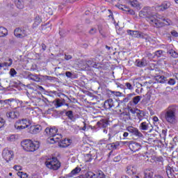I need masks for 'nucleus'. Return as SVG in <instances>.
Listing matches in <instances>:
<instances>
[{
	"label": "nucleus",
	"mask_w": 178,
	"mask_h": 178,
	"mask_svg": "<svg viewBox=\"0 0 178 178\" xmlns=\"http://www.w3.org/2000/svg\"><path fill=\"white\" fill-rule=\"evenodd\" d=\"M140 17H146L147 22L154 27H163V26H170L172 21L165 19L159 15H153L151 7H145L139 12Z\"/></svg>",
	"instance_id": "1"
},
{
	"label": "nucleus",
	"mask_w": 178,
	"mask_h": 178,
	"mask_svg": "<svg viewBox=\"0 0 178 178\" xmlns=\"http://www.w3.org/2000/svg\"><path fill=\"white\" fill-rule=\"evenodd\" d=\"M21 145L23 149H24V151H26V152H34L37 151L38 148H40V142H33V140L30 139H26L21 143Z\"/></svg>",
	"instance_id": "2"
},
{
	"label": "nucleus",
	"mask_w": 178,
	"mask_h": 178,
	"mask_svg": "<svg viewBox=\"0 0 178 178\" xmlns=\"http://www.w3.org/2000/svg\"><path fill=\"white\" fill-rule=\"evenodd\" d=\"M164 119L167 123L173 124L176 122V107L175 106H169L164 113Z\"/></svg>",
	"instance_id": "3"
},
{
	"label": "nucleus",
	"mask_w": 178,
	"mask_h": 178,
	"mask_svg": "<svg viewBox=\"0 0 178 178\" xmlns=\"http://www.w3.org/2000/svg\"><path fill=\"white\" fill-rule=\"evenodd\" d=\"M47 168L52 170H58L60 168V162L58 161L56 157H52L51 159H47L45 162Z\"/></svg>",
	"instance_id": "4"
},
{
	"label": "nucleus",
	"mask_w": 178,
	"mask_h": 178,
	"mask_svg": "<svg viewBox=\"0 0 178 178\" xmlns=\"http://www.w3.org/2000/svg\"><path fill=\"white\" fill-rule=\"evenodd\" d=\"M2 158L6 162L9 163L11 161H13V158H15V152L13 150L9 149V148L6 147L2 152Z\"/></svg>",
	"instance_id": "5"
},
{
	"label": "nucleus",
	"mask_w": 178,
	"mask_h": 178,
	"mask_svg": "<svg viewBox=\"0 0 178 178\" xmlns=\"http://www.w3.org/2000/svg\"><path fill=\"white\" fill-rule=\"evenodd\" d=\"M126 130L127 131H128V133L131 134V136H134V137H137V138H144V135H143V133H141V131H140L138 129L134 127H132V126L127 127Z\"/></svg>",
	"instance_id": "6"
},
{
	"label": "nucleus",
	"mask_w": 178,
	"mask_h": 178,
	"mask_svg": "<svg viewBox=\"0 0 178 178\" xmlns=\"http://www.w3.org/2000/svg\"><path fill=\"white\" fill-rule=\"evenodd\" d=\"M47 136H48V137H57L58 136V129H56V127H54L51 128L47 127L44 130Z\"/></svg>",
	"instance_id": "7"
},
{
	"label": "nucleus",
	"mask_w": 178,
	"mask_h": 178,
	"mask_svg": "<svg viewBox=\"0 0 178 178\" xmlns=\"http://www.w3.org/2000/svg\"><path fill=\"white\" fill-rule=\"evenodd\" d=\"M14 35L17 37V38H24V37H27L29 33L24 30H22V29L17 28L14 31Z\"/></svg>",
	"instance_id": "8"
},
{
	"label": "nucleus",
	"mask_w": 178,
	"mask_h": 178,
	"mask_svg": "<svg viewBox=\"0 0 178 178\" xmlns=\"http://www.w3.org/2000/svg\"><path fill=\"white\" fill-rule=\"evenodd\" d=\"M83 66H85L86 67H99V63L95 62V59L92 58L90 60H88L87 61H82Z\"/></svg>",
	"instance_id": "9"
},
{
	"label": "nucleus",
	"mask_w": 178,
	"mask_h": 178,
	"mask_svg": "<svg viewBox=\"0 0 178 178\" xmlns=\"http://www.w3.org/2000/svg\"><path fill=\"white\" fill-rule=\"evenodd\" d=\"M129 148L132 152H137V151H140L141 149V145L135 142H130L129 144Z\"/></svg>",
	"instance_id": "10"
},
{
	"label": "nucleus",
	"mask_w": 178,
	"mask_h": 178,
	"mask_svg": "<svg viewBox=\"0 0 178 178\" xmlns=\"http://www.w3.org/2000/svg\"><path fill=\"white\" fill-rule=\"evenodd\" d=\"M70 144H72V140L65 138L58 143V147L60 148H67Z\"/></svg>",
	"instance_id": "11"
},
{
	"label": "nucleus",
	"mask_w": 178,
	"mask_h": 178,
	"mask_svg": "<svg viewBox=\"0 0 178 178\" xmlns=\"http://www.w3.org/2000/svg\"><path fill=\"white\" fill-rule=\"evenodd\" d=\"M151 127H152V126L148 121L143 122L139 125V129L142 131H147V130H149V129H151Z\"/></svg>",
	"instance_id": "12"
},
{
	"label": "nucleus",
	"mask_w": 178,
	"mask_h": 178,
	"mask_svg": "<svg viewBox=\"0 0 178 178\" xmlns=\"http://www.w3.org/2000/svg\"><path fill=\"white\" fill-rule=\"evenodd\" d=\"M6 117L9 120H13V119H17L19 118V112L10 111L6 113Z\"/></svg>",
	"instance_id": "13"
},
{
	"label": "nucleus",
	"mask_w": 178,
	"mask_h": 178,
	"mask_svg": "<svg viewBox=\"0 0 178 178\" xmlns=\"http://www.w3.org/2000/svg\"><path fill=\"white\" fill-rule=\"evenodd\" d=\"M104 107L106 109H111V108H115V103L112 99H108L104 102Z\"/></svg>",
	"instance_id": "14"
},
{
	"label": "nucleus",
	"mask_w": 178,
	"mask_h": 178,
	"mask_svg": "<svg viewBox=\"0 0 178 178\" xmlns=\"http://www.w3.org/2000/svg\"><path fill=\"white\" fill-rule=\"evenodd\" d=\"M76 178H97V176L95 175V173L91 171H88L85 175H79Z\"/></svg>",
	"instance_id": "15"
},
{
	"label": "nucleus",
	"mask_w": 178,
	"mask_h": 178,
	"mask_svg": "<svg viewBox=\"0 0 178 178\" xmlns=\"http://www.w3.org/2000/svg\"><path fill=\"white\" fill-rule=\"evenodd\" d=\"M41 131V126L40 125H33L30 127V133L31 134H37V133H40Z\"/></svg>",
	"instance_id": "16"
},
{
	"label": "nucleus",
	"mask_w": 178,
	"mask_h": 178,
	"mask_svg": "<svg viewBox=\"0 0 178 178\" xmlns=\"http://www.w3.org/2000/svg\"><path fill=\"white\" fill-rule=\"evenodd\" d=\"M81 172V168L80 167H76L74 170H72L70 173L67 175V177H73V176H76V175H79Z\"/></svg>",
	"instance_id": "17"
},
{
	"label": "nucleus",
	"mask_w": 178,
	"mask_h": 178,
	"mask_svg": "<svg viewBox=\"0 0 178 178\" xmlns=\"http://www.w3.org/2000/svg\"><path fill=\"white\" fill-rule=\"evenodd\" d=\"M129 1L130 5L133 8H136V9H137L138 10H140V9H141V4H140V3H138L137 0H129Z\"/></svg>",
	"instance_id": "18"
},
{
	"label": "nucleus",
	"mask_w": 178,
	"mask_h": 178,
	"mask_svg": "<svg viewBox=\"0 0 178 178\" xmlns=\"http://www.w3.org/2000/svg\"><path fill=\"white\" fill-rule=\"evenodd\" d=\"M166 174L168 178H175V170L170 166L166 168Z\"/></svg>",
	"instance_id": "19"
},
{
	"label": "nucleus",
	"mask_w": 178,
	"mask_h": 178,
	"mask_svg": "<svg viewBox=\"0 0 178 178\" xmlns=\"http://www.w3.org/2000/svg\"><path fill=\"white\" fill-rule=\"evenodd\" d=\"M149 70H150L151 74H152L153 77H156V76H159L160 73H162V71L159 70V67L155 68H148Z\"/></svg>",
	"instance_id": "20"
},
{
	"label": "nucleus",
	"mask_w": 178,
	"mask_h": 178,
	"mask_svg": "<svg viewBox=\"0 0 178 178\" xmlns=\"http://www.w3.org/2000/svg\"><path fill=\"white\" fill-rule=\"evenodd\" d=\"M127 33L129 35H131L132 37H135V38H138L141 37V33L138 31H131V30H128Z\"/></svg>",
	"instance_id": "21"
},
{
	"label": "nucleus",
	"mask_w": 178,
	"mask_h": 178,
	"mask_svg": "<svg viewBox=\"0 0 178 178\" xmlns=\"http://www.w3.org/2000/svg\"><path fill=\"white\" fill-rule=\"evenodd\" d=\"M120 145L119 142H115L110 144H107L108 149H118V147Z\"/></svg>",
	"instance_id": "22"
},
{
	"label": "nucleus",
	"mask_w": 178,
	"mask_h": 178,
	"mask_svg": "<svg viewBox=\"0 0 178 178\" xmlns=\"http://www.w3.org/2000/svg\"><path fill=\"white\" fill-rule=\"evenodd\" d=\"M17 124H21L22 126H26V128L30 126V120L27 119L19 120V122H17Z\"/></svg>",
	"instance_id": "23"
},
{
	"label": "nucleus",
	"mask_w": 178,
	"mask_h": 178,
	"mask_svg": "<svg viewBox=\"0 0 178 178\" xmlns=\"http://www.w3.org/2000/svg\"><path fill=\"white\" fill-rule=\"evenodd\" d=\"M58 136L56 137H50V138H49L48 142L50 144H55V143H58V140H59V138H62V134H57Z\"/></svg>",
	"instance_id": "24"
},
{
	"label": "nucleus",
	"mask_w": 178,
	"mask_h": 178,
	"mask_svg": "<svg viewBox=\"0 0 178 178\" xmlns=\"http://www.w3.org/2000/svg\"><path fill=\"white\" fill-rule=\"evenodd\" d=\"M136 116L138 119H139L140 122L144 119V116H145V113L143 111L136 109Z\"/></svg>",
	"instance_id": "25"
},
{
	"label": "nucleus",
	"mask_w": 178,
	"mask_h": 178,
	"mask_svg": "<svg viewBox=\"0 0 178 178\" xmlns=\"http://www.w3.org/2000/svg\"><path fill=\"white\" fill-rule=\"evenodd\" d=\"M120 140H126L129 137V132L124 131H120L118 132Z\"/></svg>",
	"instance_id": "26"
},
{
	"label": "nucleus",
	"mask_w": 178,
	"mask_h": 178,
	"mask_svg": "<svg viewBox=\"0 0 178 178\" xmlns=\"http://www.w3.org/2000/svg\"><path fill=\"white\" fill-rule=\"evenodd\" d=\"M12 63H13V59H8V60L0 63V67H9V66H12Z\"/></svg>",
	"instance_id": "27"
},
{
	"label": "nucleus",
	"mask_w": 178,
	"mask_h": 178,
	"mask_svg": "<svg viewBox=\"0 0 178 178\" xmlns=\"http://www.w3.org/2000/svg\"><path fill=\"white\" fill-rule=\"evenodd\" d=\"M170 2L165 1L163 2L161 6H159L161 10H166V9H169L170 8Z\"/></svg>",
	"instance_id": "28"
},
{
	"label": "nucleus",
	"mask_w": 178,
	"mask_h": 178,
	"mask_svg": "<svg viewBox=\"0 0 178 178\" xmlns=\"http://www.w3.org/2000/svg\"><path fill=\"white\" fill-rule=\"evenodd\" d=\"M127 173L128 175H136V168H134L133 166L131 165H129L127 168Z\"/></svg>",
	"instance_id": "29"
},
{
	"label": "nucleus",
	"mask_w": 178,
	"mask_h": 178,
	"mask_svg": "<svg viewBox=\"0 0 178 178\" xmlns=\"http://www.w3.org/2000/svg\"><path fill=\"white\" fill-rule=\"evenodd\" d=\"M5 35H8V29L3 26H0V38L5 37Z\"/></svg>",
	"instance_id": "30"
},
{
	"label": "nucleus",
	"mask_w": 178,
	"mask_h": 178,
	"mask_svg": "<svg viewBox=\"0 0 178 178\" xmlns=\"http://www.w3.org/2000/svg\"><path fill=\"white\" fill-rule=\"evenodd\" d=\"M42 22V19L40 17H36L35 18V21H34V23L33 24V28H35V27H38V26H40V23Z\"/></svg>",
	"instance_id": "31"
},
{
	"label": "nucleus",
	"mask_w": 178,
	"mask_h": 178,
	"mask_svg": "<svg viewBox=\"0 0 178 178\" xmlns=\"http://www.w3.org/2000/svg\"><path fill=\"white\" fill-rule=\"evenodd\" d=\"M165 76H156L155 80L157 81V83H160L161 84H163L165 83Z\"/></svg>",
	"instance_id": "32"
},
{
	"label": "nucleus",
	"mask_w": 178,
	"mask_h": 178,
	"mask_svg": "<svg viewBox=\"0 0 178 178\" xmlns=\"http://www.w3.org/2000/svg\"><path fill=\"white\" fill-rule=\"evenodd\" d=\"M65 115L67 116L70 120H73L74 119V115H73L72 111H68L65 113Z\"/></svg>",
	"instance_id": "33"
},
{
	"label": "nucleus",
	"mask_w": 178,
	"mask_h": 178,
	"mask_svg": "<svg viewBox=\"0 0 178 178\" xmlns=\"http://www.w3.org/2000/svg\"><path fill=\"white\" fill-rule=\"evenodd\" d=\"M136 65L138 66V67H145V66H147V62H145L144 60H143V61L136 60Z\"/></svg>",
	"instance_id": "34"
},
{
	"label": "nucleus",
	"mask_w": 178,
	"mask_h": 178,
	"mask_svg": "<svg viewBox=\"0 0 178 178\" xmlns=\"http://www.w3.org/2000/svg\"><path fill=\"white\" fill-rule=\"evenodd\" d=\"M96 178H106V177L105 176V174H104V172L102 171H98L96 174H95Z\"/></svg>",
	"instance_id": "35"
},
{
	"label": "nucleus",
	"mask_w": 178,
	"mask_h": 178,
	"mask_svg": "<svg viewBox=\"0 0 178 178\" xmlns=\"http://www.w3.org/2000/svg\"><path fill=\"white\" fill-rule=\"evenodd\" d=\"M140 101H141V96H136L133 98V103L134 105H137Z\"/></svg>",
	"instance_id": "36"
},
{
	"label": "nucleus",
	"mask_w": 178,
	"mask_h": 178,
	"mask_svg": "<svg viewBox=\"0 0 178 178\" xmlns=\"http://www.w3.org/2000/svg\"><path fill=\"white\" fill-rule=\"evenodd\" d=\"M15 129H16V130H18L19 131H20L21 130H24V129H27V125L24 126L22 124L21 125L15 124Z\"/></svg>",
	"instance_id": "37"
},
{
	"label": "nucleus",
	"mask_w": 178,
	"mask_h": 178,
	"mask_svg": "<svg viewBox=\"0 0 178 178\" xmlns=\"http://www.w3.org/2000/svg\"><path fill=\"white\" fill-rule=\"evenodd\" d=\"M97 124H99V127H108V122H104V121H100L97 122Z\"/></svg>",
	"instance_id": "38"
},
{
	"label": "nucleus",
	"mask_w": 178,
	"mask_h": 178,
	"mask_svg": "<svg viewBox=\"0 0 178 178\" xmlns=\"http://www.w3.org/2000/svg\"><path fill=\"white\" fill-rule=\"evenodd\" d=\"M9 74L11 76V77H15L16 74H17V72H16V70L14 68H11L9 72Z\"/></svg>",
	"instance_id": "39"
},
{
	"label": "nucleus",
	"mask_w": 178,
	"mask_h": 178,
	"mask_svg": "<svg viewBox=\"0 0 178 178\" xmlns=\"http://www.w3.org/2000/svg\"><path fill=\"white\" fill-rule=\"evenodd\" d=\"M86 162H91L92 161V155L90 154H86L85 156Z\"/></svg>",
	"instance_id": "40"
},
{
	"label": "nucleus",
	"mask_w": 178,
	"mask_h": 178,
	"mask_svg": "<svg viewBox=\"0 0 178 178\" xmlns=\"http://www.w3.org/2000/svg\"><path fill=\"white\" fill-rule=\"evenodd\" d=\"M33 77V80H34V81H37L38 83L42 82V79L40 78L38 75H34Z\"/></svg>",
	"instance_id": "41"
},
{
	"label": "nucleus",
	"mask_w": 178,
	"mask_h": 178,
	"mask_svg": "<svg viewBox=\"0 0 178 178\" xmlns=\"http://www.w3.org/2000/svg\"><path fill=\"white\" fill-rule=\"evenodd\" d=\"M63 105V103L60 101V99H57L56 101V107L60 108Z\"/></svg>",
	"instance_id": "42"
},
{
	"label": "nucleus",
	"mask_w": 178,
	"mask_h": 178,
	"mask_svg": "<svg viewBox=\"0 0 178 178\" xmlns=\"http://www.w3.org/2000/svg\"><path fill=\"white\" fill-rule=\"evenodd\" d=\"M143 97L145 101H149V99H151V92H147Z\"/></svg>",
	"instance_id": "43"
},
{
	"label": "nucleus",
	"mask_w": 178,
	"mask_h": 178,
	"mask_svg": "<svg viewBox=\"0 0 178 178\" xmlns=\"http://www.w3.org/2000/svg\"><path fill=\"white\" fill-rule=\"evenodd\" d=\"M5 123H6V121L5 119L0 118V129H2V127H4Z\"/></svg>",
	"instance_id": "44"
},
{
	"label": "nucleus",
	"mask_w": 178,
	"mask_h": 178,
	"mask_svg": "<svg viewBox=\"0 0 178 178\" xmlns=\"http://www.w3.org/2000/svg\"><path fill=\"white\" fill-rule=\"evenodd\" d=\"M123 115L124 116H125V118H124V120H130V119H131V117L130 116V113H124Z\"/></svg>",
	"instance_id": "45"
},
{
	"label": "nucleus",
	"mask_w": 178,
	"mask_h": 178,
	"mask_svg": "<svg viewBox=\"0 0 178 178\" xmlns=\"http://www.w3.org/2000/svg\"><path fill=\"white\" fill-rule=\"evenodd\" d=\"M37 88L40 91L38 94H41V92L45 94V89L42 86H38Z\"/></svg>",
	"instance_id": "46"
},
{
	"label": "nucleus",
	"mask_w": 178,
	"mask_h": 178,
	"mask_svg": "<svg viewBox=\"0 0 178 178\" xmlns=\"http://www.w3.org/2000/svg\"><path fill=\"white\" fill-rule=\"evenodd\" d=\"M162 54H163V51L162 50H159L154 53V55L157 56V58H159L161 57V55H162Z\"/></svg>",
	"instance_id": "47"
},
{
	"label": "nucleus",
	"mask_w": 178,
	"mask_h": 178,
	"mask_svg": "<svg viewBox=\"0 0 178 178\" xmlns=\"http://www.w3.org/2000/svg\"><path fill=\"white\" fill-rule=\"evenodd\" d=\"M125 86L128 90H133V86L131 85V83L127 82L125 83Z\"/></svg>",
	"instance_id": "48"
},
{
	"label": "nucleus",
	"mask_w": 178,
	"mask_h": 178,
	"mask_svg": "<svg viewBox=\"0 0 178 178\" xmlns=\"http://www.w3.org/2000/svg\"><path fill=\"white\" fill-rule=\"evenodd\" d=\"M17 7L18 8V9H23L24 6H23V4L22 3V2L18 1V2L17 3Z\"/></svg>",
	"instance_id": "49"
},
{
	"label": "nucleus",
	"mask_w": 178,
	"mask_h": 178,
	"mask_svg": "<svg viewBox=\"0 0 178 178\" xmlns=\"http://www.w3.org/2000/svg\"><path fill=\"white\" fill-rule=\"evenodd\" d=\"M66 77H68L69 79H72V76H73V74L70 72H65Z\"/></svg>",
	"instance_id": "50"
},
{
	"label": "nucleus",
	"mask_w": 178,
	"mask_h": 178,
	"mask_svg": "<svg viewBox=\"0 0 178 178\" xmlns=\"http://www.w3.org/2000/svg\"><path fill=\"white\" fill-rule=\"evenodd\" d=\"M90 34H95V33H97V29L95 28H92L90 31H89Z\"/></svg>",
	"instance_id": "51"
},
{
	"label": "nucleus",
	"mask_w": 178,
	"mask_h": 178,
	"mask_svg": "<svg viewBox=\"0 0 178 178\" xmlns=\"http://www.w3.org/2000/svg\"><path fill=\"white\" fill-rule=\"evenodd\" d=\"M168 83L170 84V86H175V84H176V81H175V79H171L168 81Z\"/></svg>",
	"instance_id": "52"
},
{
	"label": "nucleus",
	"mask_w": 178,
	"mask_h": 178,
	"mask_svg": "<svg viewBox=\"0 0 178 178\" xmlns=\"http://www.w3.org/2000/svg\"><path fill=\"white\" fill-rule=\"evenodd\" d=\"M13 169H15V170H22V166L20 165H14Z\"/></svg>",
	"instance_id": "53"
},
{
	"label": "nucleus",
	"mask_w": 178,
	"mask_h": 178,
	"mask_svg": "<svg viewBox=\"0 0 178 178\" xmlns=\"http://www.w3.org/2000/svg\"><path fill=\"white\" fill-rule=\"evenodd\" d=\"M65 60H70V59H72V56L69 54H65L64 56Z\"/></svg>",
	"instance_id": "54"
},
{
	"label": "nucleus",
	"mask_w": 178,
	"mask_h": 178,
	"mask_svg": "<svg viewBox=\"0 0 178 178\" xmlns=\"http://www.w3.org/2000/svg\"><path fill=\"white\" fill-rule=\"evenodd\" d=\"M118 8L121 9L122 10H124V9H127V7H126V6L124 5H119Z\"/></svg>",
	"instance_id": "55"
},
{
	"label": "nucleus",
	"mask_w": 178,
	"mask_h": 178,
	"mask_svg": "<svg viewBox=\"0 0 178 178\" xmlns=\"http://www.w3.org/2000/svg\"><path fill=\"white\" fill-rule=\"evenodd\" d=\"M171 34L173 37H178V33L176 31H171Z\"/></svg>",
	"instance_id": "56"
},
{
	"label": "nucleus",
	"mask_w": 178,
	"mask_h": 178,
	"mask_svg": "<svg viewBox=\"0 0 178 178\" xmlns=\"http://www.w3.org/2000/svg\"><path fill=\"white\" fill-rule=\"evenodd\" d=\"M167 133H168V131L165 129L162 130V136H163L164 137H166Z\"/></svg>",
	"instance_id": "57"
},
{
	"label": "nucleus",
	"mask_w": 178,
	"mask_h": 178,
	"mask_svg": "<svg viewBox=\"0 0 178 178\" xmlns=\"http://www.w3.org/2000/svg\"><path fill=\"white\" fill-rule=\"evenodd\" d=\"M40 176L38 174H33L31 178H39Z\"/></svg>",
	"instance_id": "58"
},
{
	"label": "nucleus",
	"mask_w": 178,
	"mask_h": 178,
	"mask_svg": "<svg viewBox=\"0 0 178 178\" xmlns=\"http://www.w3.org/2000/svg\"><path fill=\"white\" fill-rule=\"evenodd\" d=\"M172 58H177V53H176L175 51H172Z\"/></svg>",
	"instance_id": "59"
},
{
	"label": "nucleus",
	"mask_w": 178,
	"mask_h": 178,
	"mask_svg": "<svg viewBox=\"0 0 178 178\" xmlns=\"http://www.w3.org/2000/svg\"><path fill=\"white\" fill-rule=\"evenodd\" d=\"M153 120L156 122H159V119L158 118V117L154 116V117L153 118Z\"/></svg>",
	"instance_id": "60"
},
{
	"label": "nucleus",
	"mask_w": 178,
	"mask_h": 178,
	"mask_svg": "<svg viewBox=\"0 0 178 178\" xmlns=\"http://www.w3.org/2000/svg\"><path fill=\"white\" fill-rule=\"evenodd\" d=\"M122 144H123V145H128L129 146V144H130V142L124 141V142H122Z\"/></svg>",
	"instance_id": "61"
},
{
	"label": "nucleus",
	"mask_w": 178,
	"mask_h": 178,
	"mask_svg": "<svg viewBox=\"0 0 178 178\" xmlns=\"http://www.w3.org/2000/svg\"><path fill=\"white\" fill-rule=\"evenodd\" d=\"M42 48L43 51H45V49H47V46L45 45V44H42Z\"/></svg>",
	"instance_id": "62"
},
{
	"label": "nucleus",
	"mask_w": 178,
	"mask_h": 178,
	"mask_svg": "<svg viewBox=\"0 0 178 178\" xmlns=\"http://www.w3.org/2000/svg\"><path fill=\"white\" fill-rule=\"evenodd\" d=\"M129 111L130 112H131V113H137V112L136 111V109L134 108H131Z\"/></svg>",
	"instance_id": "63"
},
{
	"label": "nucleus",
	"mask_w": 178,
	"mask_h": 178,
	"mask_svg": "<svg viewBox=\"0 0 178 178\" xmlns=\"http://www.w3.org/2000/svg\"><path fill=\"white\" fill-rule=\"evenodd\" d=\"M45 79H47V80H52V76H46Z\"/></svg>",
	"instance_id": "64"
}]
</instances>
